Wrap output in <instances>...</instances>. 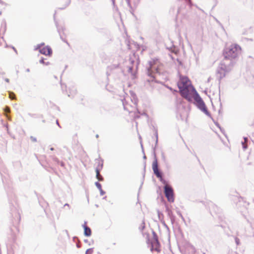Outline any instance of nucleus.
Instances as JSON below:
<instances>
[{
    "mask_svg": "<svg viewBox=\"0 0 254 254\" xmlns=\"http://www.w3.org/2000/svg\"><path fill=\"white\" fill-rule=\"evenodd\" d=\"M242 51L241 47L236 43L227 45L223 51V56L225 60L229 61V64L225 65L223 62L221 63V68L223 70H227V67L232 66L233 61L238 57Z\"/></svg>",
    "mask_w": 254,
    "mask_h": 254,
    "instance_id": "f257e3e1",
    "label": "nucleus"
},
{
    "mask_svg": "<svg viewBox=\"0 0 254 254\" xmlns=\"http://www.w3.org/2000/svg\"><path fill=\"white\" fill-rule=\"evenodd\" d=\"M180 91L181 95L188 101H191L198 94L192 85L180 89Z\"/></svg>",
    "mask_w": 254,
    "mask_h": 254,
    "instance_id": "f03ea898",
    "label": "nucleus"
},
{
    "mask_svg": "<svg viewBox=\"0 0 254 254\" xmlns=\"http://www.w3.org/2000/svg\"><path fill=\"white\" fill-rule=\"evenodd\" d=\"M148 68V75H151V72L160 73L163 69V65L158 59H152L149 62Z\"/></svg>",
    "mask_w": 254,
    "mask_h": 254,
    "instance_id": "7ed1b4c3",
    "label": "nucleus"
},
{
    "mask_svg": "<svg viewBox=\"0 0 254 254\" xmlns=\"http://www.w3.org/2000/svg\"><path fill=\"white\" fill-rule=\"evenodd\" d=\"M36 50H39V52L45 56H51L52 54V50L49 46H44V44L38 45L36 48Z\"/></svg>",
    "mask_w": 254,
    "mask_h": 254,
    "instance_id": "20e7f679",
    "label": "nucleus"
},
{
    "mask_svg": "<svg viewBox=\"0 0 254 254\" xmlns=\"http://www.w3.org/2000/svg\"><path fill=\"white\" fill-rule=\"evenodd\" d=\"M164 193L165 196L169 202L174 201V195L173 189L169 185H166L164 187Z\"/></svg>",
    "mask_w": 254,
    "mask_h": 254,
    "instance_id": "39448f33",
    "label": "nucleus"
},
{
    "mask_svg": "<svg viewBox=\"0 0 254 254\" xmlns=\"http://www.w3.org/2000/svg\"><path fill=\"white\" fill-rule=\"evenodd\" d=\"M191 85V82L186 76H180V80L178 83V86L179 89L187 87Z\"/></svg>",
    "mask_w": 254,
    "mask_h": 254,
    "instance_id": "423d86ee",
    "label": "nucleus"
},
{
    "mask_svg": "<svg viewBox=\"0 0 254 254\" xmlns=\"http://www.w3.org/2000/svg\"><path fill=\"white\" fill-rule=\"evenodd\" d=\"M193 99L195 102L196 106L199 110H201L202 111H207L206 106L198 94L195 95Z\"/></svg>",
    "mask_w": 254,
    "mask_h": 254,
    "instance_id": "0eeeda50",
    "label": "nucleus"
},
{
    "mask_svg": "<svg viewBox=\"0 0 254 254\" xmlns=\"http://www.w3.org/2000/svg\"><path fill=\"white\" fill-rule=\"evenodd\" d=\"M151 251H155L158 253L160 252V251H161L160 245L158 241L157 236L155 233H154L153 239L151 241Z\"/></svg>",
    "mask_w": 254,
    "mask_h": 254,
    "instance_id": "6e6552de",
    "label": "nucleus"
},
{
    "mask_svg": "<svg viewBox=\"0 0 254 254\" xmlns=\"http://www.w3.org/2000/svg\"><path fill=\"white\" fill-rule=\"evenodd\" d=\"M152 169H153V172H154V174H155V175L156 176V177L157 178H159L160 181H162L163 179H162V175H161V173L159 172L158 168V164H157V160H155V161H154L153 162Z\"/></svg>",
    "mask_w": 254,
    "mask_h": 254,
    "instance_id": "1a4fd4ad",
    "label": "nucleus"
},
{
    "mask_svg": "<svg viewBox=\"0 0 254 254\" xmlns=\"http://www.w3.org/2000/svg\"><path fill=\"white\" fill-rule=\"evenodd\" d=\"M152 169H153V172H154V174H155V175L156 176V177L157 178H159L160 181H162L163 179H162V175H161V173L159 172L158 168V164H157V160H155V161H154L153 162Z\"/></svg>",
    "mask_w": 254,
    "mask_h": 254,
    "instance_id": "9d476101",
    "label": "nucleus"
},
{
    "mask_svg": "<svg viewBox=\"0 0 254 254\" xmlns=\"http://www.w3.org/2000/svg\"><path fill=\"white\" fill-rule=\"evenodd\" d=\"M102 166L101 165V166H99V167L96 169V178L99 181H102L103 180V178L102 176L100 174V170L102 169Z\"/></svg>",
    "mask_w": 254,
    "mask_h": 254,
    "instance_id": "9b49d317",
    "label": "nucleus"
},
{
    "mask_svg": "<svg viewBox=\"0 0 254 254\" xmlns=\"http://www.w3.org/2000/svg\"><path fill=\"white\" fill-rule=\"evenodd\" d=\"M83 227L84 229V235L87 237L90 236L91 234V231L90 228H89V227H88L86 226V223H85V224H84Z\"/></svg>",
    "mask_w": 254,
    "mask_h": 254,
    "instance_id": "f8f14e48",
    "label": "nucleus"
},
{
    "mask_svg": "<svg viewBox=\"0 0 254 254\" xmlns=\"http://www.w3.org/2000/svg\"><path fill=\"white\" fill-rule=\"evenodd\" d=\"M59 1L65 6L68 5L70 2V0H59Z\"/></svg>",
    "mask_w": 254,
    "mask_h": 254,
    "instance_id": "ddd939ff",
    "label": "nucleus"
},
{
    "mask_svg": "<svg viewBox=\"0 0 254 254\" xmlns=\"http://www.w3.org/2000/svg\"><path fill=\"white\" fill-rule=\"evenodd\" d=\"M9 97L12 100L16 99L15 95L14 93L13 92H9Z\"/></svg>",
    "mask_w": 254,
    "mask_h": 254,
    "instance_id": "4468645a",
    "label": "nucleus"
},
{
    "mask_svg": "<svg viewBox=\"0 0 254 254\" xmlns=\"http://www.w3.org/2000/svg\"><path fill=\"white\" fill-rule=\"evenodd\" d=\"M93 253V249L90 248L86 250L85 254H92Z\"/></svg>",
    "mask_w": 254,
    "mask_h": 254,
    "instance_id": "2eb2a0df",
    "label": "nucleus"
},
{
    "mask_svg": "<svg viewBox=\"0 0 254 254\" xmlns=\"http://www.w3.org/2000/svg\"><path fill=\"white\" fill-rule=\"evenodd\" d=\"M40 63L42 64H45L44 60L43 59L40 60Z\"/></svg>",
    "mask_w": 254,
    "mask_h": 254,
    "instance_id": "dca6fc26",
    "label": "nucleus"
},
{
    "mask_svg": "<svg viewBox=\"0 0 254 254\" xmlns=\"http://www.w3.org/2000/svg\"><path fill=\"white\" fill-rule=\"evenodd\" d=\"M96 185L98 187V188H101V185L99 183H96Z\"/></svg>",
    "mask_w": 254,
    "mask_h": 254,
    "instance_id": "f3484780",
    "label": "nucleus"
},
{
    "mask_svg": "<svg viewBox=\"0 0 254 254\" xmlns=\"http://www.w3.org/2000/svg\"><path fill=\"white\" fill-rule=\"evenodd\" d=\"M31 139L33 141H36V139L33 137H31Z\"/></svg>",
    "mask_w": 254,
    "mask_h": 254,
    "instance_id": "a211bd4d",
    "label": "nucleus"
},
{
    "mask_svg": "<svg viewBox=\"0 0 254 254\" xmlns=\"http://www.w3.org/2000/svg\"><path fill=\"white\" fill-rule=\"evenodd\" d=\"M5 112H7V111H9V109L8 108H6L5 109Z\"/></svg>",
    "mask_w": 254,
    "mask_h": 254,
    "instance_id": "6ab92c4d",
    "label": "nucleus"
},
{
    "mask_svg": "<svg viewBox=\"0 0 254 254\" xmlns=\"http://www.w3.org/2000/svg\"><path fill=\"white\" fill-rule=\"evenodd\" d=\"M243 147H244V148H245H245H247V146H246V145H245V144H244V143H243Z\"/></svg>",
    "mask_w": 254,
    "mask_h": 254,
    "instance_id": "aec40b11",
    "label": "nucleus"
},
{
    "mask_svg": "<svg viewBox=\"0 0 254 254\" xmlns=\"http://www.w3.org/2000/svg\"><path fill=\"white\" fill-rule=\"evenodd\" d=\"M45 64H46V65H48V64H49V63H47Z\"/></svg>",
    "mask_w": 254,
    "mask_h": 254,
    "instance_id": "412c9836",
    "label": "nucleus"
},
{
    "mask_svg": "<svg viewBox=\"0 0 254 254\" xmlns=\"http://www.w3.org/2000/svg\"><path fill=\"white\" fill-rule=\"evenodd\" d=\"M206 113L207 114H208L209 113V112H206Z\"/></svg>",
    "mask_w": 254,
    "mask_h": 254,
    "instance_id": "4be33fe9",
    "label": "nucleus"
}]
</instances>
